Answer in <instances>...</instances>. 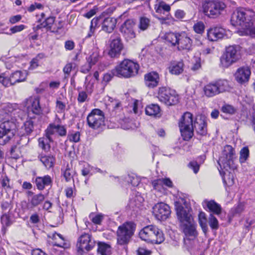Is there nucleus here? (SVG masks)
Returning a JSON list of instances; mask_svg holds the SVG:
<instances>
[{"label":"nucleus","mask_w":255,"mask_h":255,"mask_svg":"<svg viewBox=\"0 0 255 255\" xmlns=\"http://www.w3.org/2000/svg\"><path fill=\"white\" fill-rule=\"evenodd\" d=\"M159 79V75L155 72H150L144 75L145 84L149 88L157 86Z\"/></svg>","instance_id":"4be33fe9"},{"label":"nucleus","mask_w":255,"mask_h":255,"mask_svg":"<svg viewBox=\"0 0 255 255\" xmlns=\"http://www.w3.org/2000/svg\"><path fill=\"white\" fill-rule=\"evenodd\" d=\"M188 166L193 170L195 173H197L199 171L200 165L196 161H192L190 162Z\"/></svg>","instance_id":"052dcab7"},{"label":"nucleus","mask_w":255,"mask_h":255,"mask_svg":"<svg viewBox=\"0 0 255 255\" xmlns=\"http://www.w3.org/2000/svg\"><path fill=\"white\" fill-rule=\"evenodd\" d=\"M170 212L169 206L162 202L158 203L152 207V213L158 220L166 219Z\"/></svg>","instance_id":"4468645a"},{"label":"nucleus","mask_w":255,"mask_h":255,"mask_svg":"<svg viewBox=\"0 0 255 255\" xmlns=\"http://www.w3.org/2000/svg\"><path fill=\"white\" fill-rule=\"evenodd\" d=\"M140 238L147 242L155 244H160L165 240L163 232L154 225L144 227L139 232Z\"/></svg>","instance_id":"20e7f679"},{"label":"nucleus","mask_w":255,"mask_h":255,"mask_svg":"<svg viewBox=\"0 0 255 255\" xmlns=\"http://www.w3.org/2000/svg\"><path fill=\"white\" fill-rule=\"evenodd\" d=\"M26 77V73L25 72L17 71L12 73L9 78L10 85H14L16 83L24 81Z\"/></svg>","instance_id":"cd10ccee"},{"label":"nucleus","mask_w":255,"mask_h":255,"mask_svg":"<svg viewBox=\"0 0 255 255\" xmlns=\"http://www.w3.org/2000/svg\"><path fill=\"white\" fill-rule=\"evenodd\" d=\"M174 204L178 219L185 236L184 244L189 251L193 247L194 240L197 236L195 224L189 208H184L179 201L175 202Z\"/></svg>","instance_id":"f257e3e1"},{"label":"nucleus","mask_w":255,"mask_h":255,"mask_svg":"<svg viewBox=\"0 0 255 255\" xmlns=\"http://www.w3.org/2000/svg\"><path fill=\"white\" fill-rule=\"evenodd\" d=\"M52 138L50 134H48L47 130H46V135L44 137L38 139L39 146L46 152H48L50 149V142L52 141Z\"/></svg>","instance_id":"bb28decb"},{"label":"nucleus","mask_w":255,"mask_h":255,"mask_svg":"<svg viewBox=\"0 0 255 255\" xmlns=\"http://www.w3.org/2000/svg\"><path fill=\"white\" fill-rule=\"evenodd\" d=\"M27 110L35 115H40L42 113L38 97L30 98L27 101Z\"/></svg>","instance_id":"6ab92c4d"},{"label":"nucleus","mask_w":255,"mask_h":255,"mask_svg":"<svg viewBox=\"0 0 255 255\" xmlns=\"http://www.w3.org/2000/svg\"><path fill=\"white\" fill-rule=\"evenodd\" d=\"M145 113L150 116L160 117V109L157 104H151L146 107Z\"/></svg>","instance_id":"f704fd0d"},{"label":"nucleus","mask_w":255,"mask_h":255,"mask_svg":"<svg viewBox=\"0 0 255 255\" xmlns=\"http://www.w3.org/2000/svg\"><path fill=\"white\" fill-rule=\"evenodd\" d=\"M221 110L223 113L229 115H233L236 112V109L233 106L228 104L223 106Z\"/></svg>","instance_id":"8fccbe9b"},{"label":"nucleus","mask_w":255,"mask_h":255,"mask_svg":"<svg viewBox=\"0 0 255 255\" xmlns=\"http://www.w3.org/2000/svg\"><path fill=\"white\" fill-rule=\"evenodd\" d=\"M180 33L169 32L165 35V40L172 45H177Z\"/></svg>","instance_id":"e433bc0d"},{"label":"nucleus","mask_w":255,"mask_h":255,"mask_svg":"<svg viewBox=\"0 0 255 255\" xmlns=\"http://www.w3.org/2000/svg\"><path fill=\"white\" fill-rule=\"evenodd\" d=\"M143 198L140 195H136L135 197L130 199L129 206L132 209L134 207H139L143 201Z\"/></svg>","instance_id":"ea45409f"},{"label":"nucleus","mask_w":255,"mask_h":255,"mask_svg":"<svg viewBox=\"0 0 255 255\" xmlns=\"http://www.w3.org/2000/svg\"><path fill=\"white\" fill-rule=\"evenodd\" d=\"M179 127L183 139L187 141L190 139L194 134L192 114L185 113L179 121Z\"/></svg>","instance_id":"6e6552de"},{"label":"nucleus","mask_w":255,"mask_h":255,"mask_svg":"<svg viewBox=\"0 0 255 255\" xmlns=\"http://www.w3.org/2000/svg\"><path fill=\"white\" fill-rule=\"evenodd\" d=\"M99 54L97 49H94L93 53L87 58V61L92 66L96 64L99 60Z\"/></svg>","instance_id":"37998d69"},{"label":"nucleus","mask_w":255,"mask_h":255,"mask_svg":"<svg viewBox=\"0 0 255 255\" xmlns=\"http://www.w3.org/2000/svg\"><path fill=\"white\" fill-rule=\"evenodd\" d=\"M251 71L248 66H243L238 68L234 74L236 81L242 85L247 84L250 78Z\"/></svg>","instance_id":"2eb2a0df"},{"label":"nucleus","mask_w":255,"mask_h":255,"mask_svg":"<svg viewBox=\"0 0 255 255\" xmlns=\"http://www.w3.org/2000/svg\"><path fill=\"white\" fill-rule=\"evenodd\" d=\"M244 12L245 13V15L246 17V18L250 19V22L251 20V18L255 15V12H254L252 9L244 8Z\"/></svg>","instance_id":"69168bd1"},{"label":"nucleus","mask_w":255,"mask_h":255,"mask_svg":"<svg viewBox=\"0 0 255 255\" xmlns=\"http://www.w3.org/2000/svg\"><path fill=\"white\" fill-rule=\"evenodd\" d=\"M62 173L64 176L66 182H69L72 181L73 183H74V180L73 179V176L75 173L74 170L70 168L68 164L67 166L61 169Z\"/></svg>","instance_id":"c9c22d12"},{"label":"nucleus","mask_w":255,"mask_h":255,"mask_svg":"<svg viewBox=\"0 0 255 255\" xmlns=\"http://www.w3.org/2000/svg\"><path fill=\"white\" fill-rule=\"evenodd\" d=\"M38 158L47 168H50L53 166L55 162V158L53 156L40 154L39 155Z\"/></svg>","instance_id":"72a5a7b5"},{"label":"nucleus","mask_w":255,"mask_h":255,"mask_svg":"<svg viewBox=\"0 0 255 255\" xmlns=\"http://www.w3.org/2000/svg\"><path fill=\"white\" fill-rule=\"evenodd\" d=\"M137 255H150L151 252L146 248L140 247L137 251Z\"/></svg>","instance_id":"0e129e2a"},{"label":"nucleus","mask_w":255,"mask_h":255,"mask_svg":"<svg viewBox=\"0 0 255 255\" xmlns=\"http://www.w3.org/2000/svg\"><path fill=\"white\" fill-rule=\"evenodd\" d=\"M241 58L239 47L236 45L227 47L225 52L220 57V66L227 68L237 62Z\"/></svg>","instance_id":"423d86ee"},{"label":"nucleus","mask_w":255,"mask_h":255,"mask_svg":"<svg viewBox=\"0 0 255 255\" xmlns=\"http://www.w3.org/2000/svg\"><path fill=\"white\" fill-rule=\"evenodd\" d=\"M226 7L224 2L220 0H206L202 4L203 13L210 17L220 15Z\"/></svg>","instance_id":"1a4fd4ad"},{"label":"nucleus","mask_w":255,"mask_h":255,"mask_svg":"<svg viewBox=\"0 0 255 255\" xmlns=\"http://www.w3.org/2000/svg\"><path fill=\"white\" fill-rule=\"evenodd\" d=\"M95 246V241L91 235L88 233L82 234L78 239L77 243L78 255H83L91 250Z\"/></svg>","instance_id":"9b49d317"},{"label":"nucleus","mask_w":255,"mask_h":255,"mask_svg":"<svg viewBox=\"0 0 255 255\" xmlns=\"http://www.w3.org/2000/svg\"><path fill=\"white\" fill-rule=\"evenodd\" d=\"M246 17L244 8H239L232 14L231 19L232 24L235 26L247 27L250 26V19Z\"/></svg>","instance_id":"ddd939ff"},{"label":"nucleus","mask_w":255,"mask_h":255,"mask_svg":"<svg viewBox=\"0 0 255 255\" xmlns=\"http://www.w3.org/2000/svg\"><path fill=\"white\" fill-rule=\"evenodd\" d=\"M134 25L135 22L133 19H128L121 25L120 31L126 37L134 38L135 37V33L133 31Z\"/></svg>","instance_id":"dca6fc26"},{"label":"nucleus","mask_w":255,"mask_h":255,"mask_svg":"<svg viewBox=\"0 0 255 255\" xmlns=\"http://www.w3.org/2000/svg\"><path fill=\"white\" fill-rule=\"evenodd\" d=\"M75 189L74 183H73V187H67L65 189L66 196L67 198H71L74 197V189Z\"/></svg>","instance_id":"bf43d9fd"},{"label":"nucleus","mask_w":255,"mask_h":255,"mask_svg":"<svg viewBox=\"0 0 255 255\" xmlns=\"http://www.w3.org/2000/svg\"><path fill=\"white\" fill-rule=\"evenodd\" d=\"M194 128L197 133L201 135H206L207 132V123L204 118L197 119L194 123Z\"/></svg>","instance_id":"393cba45"},{"label":"nucleus","mask_w":255,"mask_h":255,"mask_svg":"<svg viewBox=\"0 0 255 255\" xmlns=\"http://www.w3.org/2000/svg\"><path fill=\"white\" fill-rule=\"evenodd\" d=\"M55 17L54 16H49L41 22L42 20L39 19L38 21L40 22L39 25L37 26V28H45L47 30L52 31L54 24Z\"/></svg>","instance_id":"7c9ffc66"},{"label":"nucleus","mask_w":255,"mask_h":255,"mask_svg":"<svg viewBox=\"0 0 255 255\" xmlns=\"http://www.w3.org/2000/svg\"><path fill=\"white\" fill-rule=\"evenodd\" d=\"M225 34V30L219 27L211 28L208 31V39L212 41H217L224 37Z\"/></svg>","instance_id":"aec40b11"},{"label":"nucleus","mask_w":255,"mask_h":255,"mask_svg":"<svg viewBox=\"0 0 255 255\" xmlns=\"http://www.w3.org/2000/svg\"><path fill=\"white\" fill-rule=\"evenodd\" d=\"M25 25L23 24L15 25L10 28V31L11 33H15L23 30L25 28Z\"/></svg>","instance_id":"680f3d73"},{"label":"nucleus","mask_w":255,"mask_h":255,"mask_svg":"<svg viewBox=\"0 0 255 255\" xmlns=\"http://www.w3.org/2000/svg\"><path fill=\"white\" fill-rule=\"evenodd\" d=\"M208 222L210 227L212 230H217L219 228V222L217 219L211 213L208 218Z\"/></svg>","instance_id":"a18cd8bd"},{"label":"nucleus","mask_w":255,"mask_h":255,"mask_svg":"<svg viewBox=\"0 0 255 255\" xmlns=\"http://www.w3.org/2000/svg\"><path fill=\"white\" fill-rule=\"evenodd\" d=\"M218 93H222L229 89L228 82L226 80H219L216 83Z\"/></svg>","instance_id":"79ce46f5"},{"label":"nucleus","mask_w":255,"mask_h":255,"mask_svg":"<svg viewBox=\"0 0 255 255\" xmlns=\"http://www.w3.org/2000/svg\"><path fill=\"white\" fill-rule=\"evenodd\" d=\"M163 180L162 179H158L153 180L152 182V185L153 189L158 192L163 193L165 191V188L163 185Z\"/></svg>","instance_id":"a19ab883"},{"label":"nucleus","mask_w":255,"mask_h":255,"mask_svg":"<svg viewBox=\"0 0 255 255\" xmlns=\"http://www.w3.org/2000/svg\"><path fill=\"white\" fill-rule=\"evenodd\" d=\"M127 180L133 186H137L139 183V179L134 175H128Z\"/></svg>","instance_id":"5fc2aeb1"},{"label":"nucleus","mask_w":255,"mask_h":255,"mask_svg":"<svg viewBox=\"0 0 255 255\" xmlns=\"http://www.w3.org/2000/svg\"><path fill=\"white\" fill-rule=\"evenodd\" d=\"M157 97L161 103L168 106L176 104L179 101L178 95L176 92L166 87L159 89Z\"/></svg>","instance_id":"9d476101"},{"label":"nucleus","mask_w":255,"mask_h":255,"mask_svg":"<svg viewBox=\"0 0 255 255\" xmlns=\"http://www.w3.org/2000/svg\"><path fill=\"white\" fill-rule=\"evenodd\" d=\"M154 7L156 12L160 13H164V12H168L170 10V5L160 0H156Z\"/></svg>","instance_id":"473e14b6"},{"label":"nucleus","mask_w":255,"mask_h":255,"mask_svg":"<svg viewBox=\"0 0 255 255\" xmlns=\"http://www.w3.org/2000/svg\"><path fill=\"white\" fill-rule=\"evenodd\" d=\"M56 108L58 109V112L62 113L65 109L66 105L62 101L57 100L56 102Z\"/></svg>","instance_id":"e2e57ef3"},{"label":"nucleus","mask_w":255,"mask_h":255,"mask_svg":"<svg viewBox=\"0 0 255 255\" xmlns=\"http://www.w3.org/2000/svg\"><path fill=\"white\" fill-rule=\"evenodd\" d=\"M215 83H211L204 88L205 95L208 97H212L218 94V91Z\"/></svg>","instance_id":"2f4dec72"},{"label":"nucleus","mask_w":255,"mask_h":255,"mask_svg":"<svg viewBox=\"0 0 255 255\" xmlns=\"http://www.w3.org/2000/svg\"><path fill=\"white\" fill-rule=\"evenodd\" d=\"M30 221L31 223L37 224L39 222L40 218L37 213H34L30 217Z\"/></svg>","instance_id":"774afa93"},{"label":"nucleus","mask_w":255,"mask_h":255,"mask_svg":"<svg viewBox=\"0 0 255 255\" xmlns=\"http://www.w3.org/2000/svg\"><path fill=\"white\" fill-rule=\"evenodd\" d=\"M22 128H24V130L27 134L31 133L34 128L33 122L32 119H30L26 120L24 123Z\"/></svg>","instance_id":"49530a36"},{"label":"nucleus","mask_w":255,"mask_h":255,"mask_svg":"<svg viewBox=\"0 0 255 255\" xmlns=\"http://www.w3.org/2000/svg\"><path fill=\"white\" fill-rule=\"evenodd\" d=\"M192 41L185 32H181L178 37L177 43L179 50H190L192 47Z\"/></svg>","instance_id":"f3484780"},{"label":"nucleus","mask_w":255,"mask_h":255,"mask_svg":"<svg viewBox=\"0 0 255 255\" xmlns=\"http://www.w3.org/2000/svg\"><path fill=\"white\" fill-rule=\"evenodd\" d=\"M44 199V195L42 193L35 194L31 197H29L27 198V203L24 202L26 204L25 209L27 210H32L40 205L43 202Z\"/></svg>","instance_id":"a211bd4d"},{"label":"nucleus","mask_w":255,"mask_h":255,"mask_svg":"<svg viewBox=\"0 0 255 255\" xmlns=\"http://www.w3.org/2000/svg\"><path fill=\"white\" fill-rule=\"evenodd\" d=\"M89 127L97 129L105 125V117L103 111L98 109L93 110L87 117Z\"/></svg>","instance_id":"f8f14e48"},{"label":"nucleus","mask_w":255,"mask_h":255,"mask_svg":"<svg viewBox=\"0 0 255 255\" xmlns=\"http://www.w3.org/2000/svg\"><path fill=\"white\" fill-rule=\"evenodd\" d=\"M139 65L130 60L125 59L115 69V74L118 77L130 78L137 74Z\"/></svg>","instance_id":"39448f33"},{"label":"nucleus","mask_w":255,"mask_h":255,"mask_svg":"<svg viewBox=\"0 0 255 255\" xmlns=\"http://www.w3.org/2000/svg\"><path fill=\"white\" fill-rule=\"evenodd\" d=\"M111 246L104 243H98V252L102 255H111Z\"/></svg>","instance_id":"58836bf2"},{"label":"nucleus","mask_w":255,"mask_h":255,"mask_svg":"<svg viewBox=\"0 0 255 255\" xmlns=\"http://www.w3.org/2000/svg\"><path fill=\"white\" fill-rule=\"evenodd\" d=\"M184 66L182 61H173L170 63L168 69L171 74L179 75L183 72Z\"/></svg>","instance_id":"5701e85b"},{"label":"nucleus","mask_w":255,"mask_h":255,"mask_svg":"<svg viewBox=\"0 0 255 255\" xmlns=\"http://www.w3.org/2000/svg\"><path fill=\"white\" fill-rule=\"evenodd\" d=\"M46 130H47L48 134H50L51 136L57 132L59 135L63 136L66 135L67 133L66 128L61 125H50Z\"/></svg>","instance_id":"c756f323"},{"label":"nucleus","mask_w":255,"mask_h":255,"mask_svg":"<svg viewBox=\"0 0 255 255\" xmlns=\"http://www.w3.org/2000/svg\"><path fill=\"white\" fill-rule=\"evenodd\" d=\"M124 49V46L119 36L113 40V57H118Z\"/></svg>","instance_id":"c85d7f7f"},{"label":"nucleus","mask_w":255,"mask_h":255,"mask_svg":"<svg viewBox=\"0 0 255 255\" xmlns=\"http://www.w3.org/2000/svg\"><path fill=\"white\" fill-rule=\"evenodd\" d=\"M0 83L5 87L10 86L9 78L6 77L4 73H0Z\"/></svg>","instance_id":"4d7b16f0"},{"label":"nucleus","mask_w":255,"mask_h":255,"mask_svg":"<svg viewBox=\"0 0 255 255\" xmlns=\"http://www.w3.org/2000/svg\"><path fill=\"white\" fill-rule=\"evenodd\" d=\"M68 139L71 142H77L80 139V133L79 131H73L68 135Z\"/></svg>","instance_id":"3c124183"},{"label":"nucleus","mask_w":255,"mask_h":255,"mask_svg":"<svg viewBox=\"0 0 255 255\" xmlns=\"http://www.w3.org/2000/svg\"><path fill=\"white\" fill-rule=\"evenodd\" d=\"M203 206H206L209 210V211L212 214H215L219 215L222 212V207L220 204L216 203L214 200H205L203 202Z\"/></svg>","instance_id":"b1692460"},{"label":"nucleus","mask_w":255,"mask_h":255,"mask_svg":"<svg viewBox=\"0 0 255 255\" xmlns=\"http://www.w3.org/2000/svg\"><path fill=\"white\" fill-rule=\"evenodd\" d=\"M93 169L94 167L90 166L89 165H87L86 166H84L81 171L82 175L84 176H87Z\"/></svg>","instance_id":"338daca9"},{"label":"nucleus","mask_w":255,"mask_h":255,"mask_svg":"<svg viewBox=\"0 0 255 255\" xmlns=\"http://www.w3.org/2000/svg\"><path fill=\"white\" fill-rule=\"evenodd\" d=\"M1 222L3 226H8L11 224V221L9 216L7 214H3L1 217Z\"/></svg>","instance_id":"13d9d810"},{"label":"nucleus","mask_w":255,"mask_h":255,"mask_svg":"<svg viewBox=\"0 0 255 255\" xmlns=\"http://www.w3.org/2000/svg\"><path fill=\"white\" fill-rule=\"evenodd\" d=\"M198 221L203 232L206 233L208 231V226L207 224V219L206 214L204 212H201L198 215Z\"/></svg>","instance_id":"4c0bfd02"},{"label":"nucleus","mask_w":255,"mask_h":255,"mask_svg":"<svg viewBox=\"0 0 255 255\" xmlns=\"http://www.w3.org/2000/svg\"><path fill=\"white\" fill-rule=\"evenodd\" d=\"M235 151L231 145H226L218 160V163L224 173L223 180L228 186L235 183L234 170L237 168L235 163Z\"/></svg>","instance_id":"f03ea898"},{"label":"nucleus","mask_w":255,"mask_h":255,"mask_svg":"<svg viewBox=\"0 0 255 255\" xmlns=\"http://www.w3.org/2000/svg\"><path fill=\"white\" fill-rule=\"evenodd\" d=\"M88 99V95L85 91H81L78 93L77 101L79 103H83L86 101Z\"/></svg>","instance_id":"6e6d98bb"},{"label":"nucleus","mask_w":255,"mask_h":255,"mask_svg":"<svg viewBox=\"0 0 255 255\" xmlns=\"http://www.w3.org/2000/svg\"><path fill=\"white\" fill-rule=\"evenodd\" d=\"M44 57V55L43 53L38 54L31 61L30 69L32 70L35 69L38 66L39 60L43 59Z\"/></svg>","instance_id":"de8ad7c7"},{"label":"nucleus","mask_w":255,"mask_h":255,"mask_svg":"<svg viewBox=\"0 0 255 255\" xmlns=\"http://www.w3.org/2000/svg\"><path fill=\"white\" fill-rule=\"evenodd\" d=\"M249 155V150L247 147H244L240 151V161L241 163L245 162Z\"/></svg>","instance_id":"603ef678"},{"label":"nucleus","mask_w":255,"mask_h":255,"mask_svg":"<svg viewBox=\"0 0 255 255\" xmlns=\"http://www.w3.org/2000/svg\"><path fill=\"white\" fill-rule=\"evenodd\" d=\"M205 26L203 22L199 21L196 23L193 26L194 31L199 34H201L204 32Z\"/></svg>","instance_id":"864d4df0"},{"label":"nucleus","mask_w":255,"mask_h":255,"mask_svg":"<svg viewBox=\"0 0 255 255\" xmlns=\"http://www.w3.org/2000/svg\"><path fill=\"white\" fill-rule=\"evenodd\" d=\"M52 181V179L50 176L45 175L43 177H36L35 179V184L38 190H42L46 186L50 185Z\"/></svg>","instance_id":"a878e982"},{"label":"nucleus","mask_w":255,"mask_h":255,"mask_svg":"<svg viewBox=\"0 0 255 255\" xmlns=\"http://www.w3.org/2000/svg\"><path fill=\"white\" fill-rule=\"evenodd\" d=\"M49 238H51L53 240L51 243L53 246H57L62 248H67L69 246V244L67 242L64 238L60 234L55 233L51 236L48 235Z\"/></svg>","instance_id":"412c9836"},{"label":"nucleus","mask_w":255,"mask_h":255,"mask_svg":"<svg viewBox=\"0 0 255 255\" xmlns=\"http://www.w3.org/2000/svg\"><path fill=\"white\" fill-rule=\"evenodd\" d=\"M14 109L9 106H7L4 109L5 118L7 119L0 125V144L4 145L8 142L13 137L16 132L15 124L12 121H9V117H11V114Z\"/></svg>","instance_id":"7ed1b4c3"},{"label":"nucleus","mask_w":255,"mask_h":255,"mask_svg":"<svg viewBox=\"0 0 255 255\" xmlns=\"http://www.w3.org/2000/svg\"><path fill=\"white\" fill-rule=\"evenodd\" d=\"M136 225L132 222H127L118 227L117 231V243L124 245L128 244L134 234Z\"/></svg>","instance_id":"0eeeda50"},{"label":"nucleus","mask_w":255,"mask_h":255,"mask_svg":"<svg viewBox=\"0 0 255 255\" xmlns=\"http://www.w3.org/2000/svg\"><path fill=\"white\" fill-rule=\"evenodd\" d=\"M103 30L108 33H110L112 29V18H105L103 23Z\"/></svg>","instance_id":"09e8293b"},{"label":"nucleus","mask_w":255,"mask_h":255,"mask_svg":"<svg viewBox=\"0 0 255 255\" xmlns=\"http://www.w3.org/2000/svg\"><path fill=\"white\" fill-rule=\"evenodd\" d=\"M150 20L147 17H141L139 19L138 27L140 30L144 31L150 26Z\"/></svg>","instance_id":"c03bdc74"}]
</instances>
